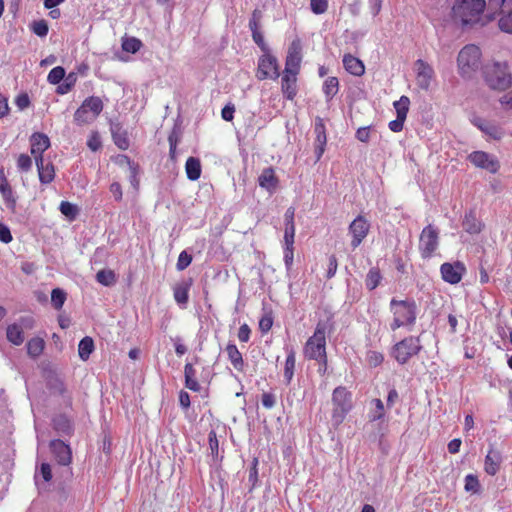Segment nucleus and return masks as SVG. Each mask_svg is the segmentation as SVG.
<instances>
[{
  "label": "nucleus",
  "instance_id": "9",
  "mask_svg": "<svg viewBox=\"0 0 512 512\" xmlns=\"http://www.w3.org/2000/svg\"><path fill=\"white\" fill-rule=\"evenodd\" d=\"M280 76L278 60L268 50L259 58L256 77L259 80L277 79Z\"/></svg>",
  "mask_w": 512,
  "mask_h": 512
},
{
  "label": "nucleus",
  "instance_id": "51",
  "mask_svg": "<svg viewBox=\"0 0 512 512\" xmlns=\"http://www.w3.org/2000/svg\"><path fill=\"white\" fill-rule=\"evenodd\" d=\"M191 262H192V256L190 254H188L186 251H182L179 254V257H178V260L176 263V268L179 271H183L191 264Z\"/></svg>",
  "mask_w": 512,
  "mask_h": 512
},
{
  "label": "nucleus",
  "instance_id": "47",
  "mask_svg": "<svg viewBox=\"0 0 512 512\" xmlns=\"http://www.w3.org/2000/svg\"><path fill=\"white\" fill-rule=\"evenodd\" d=\"M60 211L63 215H65L69 219H74L78 212L77 207L74 204L67 202V201L61 202Z\"/></svg>",
  "mask_w": 512,
  "mask_h": 512
},
{
  "label": "nucleus",
  "instance_id": "53",
  "mask_svg": "<svg viewBox=\"0 0 512 512\" xmlns=\"http://www.w3.org/2000/svg\"><path fill=\"white\" fill-rule=\"evenodd\" d=\"M310 7L314 14H323L327 11L328 0H311Z\"/></svg>",
  "mask_w": 512,
  "mask_h": 512
},
{
  "label": "nucleus",
  "instance_id": "61",
  "mask_svg": "<svg viewBox=\"0 0 512 512\" xmlns=\"http://www.w3.org/2000/svg\"><path fill=\"white\" fill-rule=\"evenodd\" d=\"M499 102L503 109L512 111V90L501 96Z\"/></svg>",
  "mask_w": 512,
  "mask_h": 512
},
{
  "label": "nucleus",
  "instance_id": "48",
  "mask_svg": "<svg viewBox=\"0 0 512 512\" xmlns=\"http://www.w3.org/2000/svg\"><path fill=\"white\" fill-rule=\"evenodd\" d=\"M373 403L375 405V410L372 411L370 415V420L377 421L383 419L385 415L383 402L380 399H374Z\"/></svg>",
  "mask_w": 512,
  "mask_h": 512
},
{
  "label": "nucleus",
  "instance_id": "29",
  "mask_svg": "<svg viewBox=\"0 0 512 512\" xmlns=\"http://www.w3.org/2000/svg\"><path fill=\"white\" fill-rule=\"evenodd\" d=\"M82 106L90 112L94 120L103 110L102 100L99 97L95 96L86 98L83 101Z\"/></svg>",
  "mask_w": 512,
  "mask_h": 512
},
{
  "label": "nucleus",
  "instance_id": "39",
  "mask_svg": "<svg viewBox=\"0 0 512 512\" xmlns=\"http://www.w3.org/2000/svg\"><path fill=\"white\" fill-rule=\"evenodd\" d=\"M74 120L77 124L82 125L90 123L94 119L91 116L90 112L81 105L74 114Z\"/></svg>",
  "mask_w": 512,
  "mask_h": 512
},
{
  "label": "nucleus",
  "instance_id": "24",
  "mask_svg": "<svg viewBox=\"0 0 512 512\" xmlns=\"http://www.w3.org/2000/svg\"><path fill=\"white\" fill-rule=\"evenodd\" d=\"M191 282H181L174 286L173 296L178 305L185 308L189 300Z\"/></svg>",
  "mask_w": 512,
  "mask_h": 512
},
{
  "label": "nucleus",
  "instance_id": "45",
  "mask_svg": "<svg viewBox=\"0 0 512 512\" xmlns=\"http://www.w3.org/2000/svg\"><path fill=\"white\" fill-rule=\"evenodd\" d=\"M39 476L43 478L45 483L49 482L52 479V470L51 466L48 463H42L39 473L35 474V482L39 485Z\"/></svg>",
  "mask_w": 512,
  "mask_h": 512
},
{
  "label": "nucleus",
  "instance_id": "50",
  "mask_svg": "<svg viewBox=\"0 0 512 512\" xmlns=\"http://www.w3.org/2000/svg\"><path fill=\"white\" fill-rule=\"evenodd\" d=\"M17 167L20 171H29L32 167L31 157L27 154H20L17 158Z\"/></svg>",
  "mask_w": 512,
  "mask_h": 512
},
{
  "label": "nucleus",
  "instance_id": "54",
  "mask_svg": "<svg viewBox=\"0 0 512 512\" xmlns=\"http://www.w3.org/2000/svg\"><path fill=\"white\" fill-rule=\"evenodd\" d=\"M366 360H367V363L369 364V366L377 367L383 362L384 357H383V354L380 352L369 351L367 353Z\"/></svg>",
  "mask_w": 512,
  "mask_h": 512
},
{
  "label": "nucleus",
  "instance_id": "49",
  "mask_svg": "<svg viewBox=\"0 0 512 512\" xmlns=\"http://www.w3.org/2000/svg\"><path fill=\"white\" fill-rule=\"evenodd\" d=\"M54 427L57 431L62 433H70L71 424L68 419L63 416H59L54 419Z\"/></svg>",
  "mask_w": 512,
  "mask_h": 512
},
{
  "label": "nucleus",
  "instance_id": "27",
  "mask_svg": "<svg viewBox=\"0 0 512 512\" xmlns=\"http://www.w3.org/2000/svg\"><path fill=\"white\" fill-rule=\"evenodd\" d=\"M185 172L187 178L191 181H196L201 176V163L198 158L189 157L185 163Z\"/></svg>",
  "mask_w": 512,
  "mask_h": 512
},
{
  "label": "nucleus",
  "instance_id": "46",
  "mask_svg": "<svg viewBox=\"0 0 512 512\" xmlns=\"http://www.w3.org/2000/svg\"><path fill=\"white\" fill-rule=\"evenodd\" d=\"M31 30L35 35L45 37L48 34L49 28L45 20H39L32 23Z\"/></svg>",
  "mask_w": 512,
  "mask_h": 512
},
{
  "label": "nucleus",
  "instance_id": "20",
  "mask_svg": "<svg viewBox=\"0 0 512 512\" xmlns=\"http://www.w3.org/2000/svg\"><path fill=\"white\" fill-rule=\"evenodd\" d=\"M36 166L38 170L39 180L42 184H49L54 180L55 170L52 163L47 162L43 157L36 159Z\"/></svg>",
  "mask_w": 512,
  "mask_h": 512
},
{
  "label": "nucleus",
  "instance_id": "1",
  "mask_svg": "<svg viewBox=\"0 0 512 512\" xmlns=\"http://www.w3.org/2000/svg\"><path fill=\"white\" fill-rule=\"evenodd\" d=\"M487 5L486 0H453L451 20L462 29L484 26L490 20L485 16Z\"/></svg>",
  "mask_w": 512,
  "mask_h": 512
},
{
  "label": "nucleus",
  "instance_id": "13",
  "mask_svg": "<svg viewBox=\"0 0 512 512\" xmlns=\"http://www.w3.org/2000/svg\"><path fill=\"white\" fill-rule=\"evenodd\" d=\"M465 271V266L461 262L443 263L440 267L443 280L450 284L459 283Z\"/></svg>",
  "mask_w": 512,
  "mask_h": 512
},
{
  "label": "nucleus",
  "instance_id": "32",
  "mask_svg": "<svg viewBox=\"0 0 512 512\" xmlns=\"http://www.w3.org/2000/svg\"><path fill=\"white\" fill-rule=\"evenodd\" d=\"M44 347L45 342L42 338H32L27 342V353L30 357L36 358L42 354Z\"/></svg>",
  "mask_w": 512,
  "mask_h": 512
},
{
  "label": "nucleus",
  "instance_id": "44",
  "mask_svg": "<svg viewBox=\"0 0 512 512\" xmlns=\"http://www.w3.org/2000/svg\"><path fill=\"white\" fill-rule=\"evenodd\" d=\"M141 46V41L134 37L125 39L122 43L123 50L130 53H136L140 50Z\"/></svg>",
  "mask_w": 512,
  "mask_h": 512
},
{
  "label": "nucleus",
  "instance_id": "59",
  "mask_svg": "<svg viewBox=\"0 0 512 512\" xmlns=\"http://www.w3.org/2000/svg\"><path fill=\"white\" fill-rule=\"evenodd\" d=\"M251 330L247 324H242L238 330V339L240 342L246 343L250 339Z\"/></svg>",
  "mask_w": 512,
  "mask_h": 512
},
{
  "label": "nucleus",
  "instance_id": "62",
  "mask_svg": "<svg viewBox=\"0 0 512 512\" xmlns=\"http://www.w3.org/2000/svg\"><path fill=\"white\" fill-rule=\"evenodd\" d=\"M405 120H406V118H403V117L401 118L400 116H397V118L395 120H392L389 122V124H388L389 129L393 132L402 131Z\"/></svg>",
  "mask_w": 512,
  "mask_h": 512
},
{
  "label": "nucleus",
  "instance_id": "31",
  "mask_svg": "<svg viewBox=\"0 0 512 512\" xmlns=\"http://www.w3.org/2000/svg\"><path fill=\"white\" fill-rule=\"evenodd\" d=\"M463 228L470 234H478L482 230L481 222L475 217L473 212H469L465 215L463 220Z\"/></svg>",
  "mask_w": 512,
  "mask_h": 512
},
{
  "label": "nucleus",
  "instance_id": "23",
  "mask_svg": "<svg viewBox=\"0 0 512 512\" xmlns=\"http://www.w3.org/2000/svg\"><path fill=\"white\" fill-rule=\"evenodd\" d=\"M501 455L498 451L490 449L485 457L484 470L487 474L494 476L500 467Z\"/></svg>",
  "mask_w": 512,
  "mask_h": 512
},
{
  "label": "nucleus",
  "instance_id": "64",
  "mask_svg": "<svg viewBox=\"0 0 512 512\" xmlns=\"http://www.w3.org/2000/svg\"><path fill=\"white\" fill-rule=\"evenodd\" d=\"M208 439H209V446H210L212 455H217L218 449H219V443H218L216 433L214 431H211L209 433Z\"/></svg>",
  "mask_w": 512,
  "mask_h": 512
},
{
  "label": "nucleus",
  "instance_id": "2",
  "mask_svg": "<svg viewBox=\"0 0 512 512\" xmlns=\"http://www.w3.org/2000/svg\"><path fill=\"white\" fill-rule=\"evenodd\" d=\"M482 53L478 46L474 44L465 45L458 53L457 67L461 77L472 78L482 63Z\"/></svg>",
  "mask_w": 512,
  "mask_h": 512
},
{
  "label": "nucleus",
  "instance_id": "56",
  "mask_svg": "<svg viewBox=\"0 0 512 512\" xmlns=\"http://www.w3.org/2000/svg\"><path fill=\"white\" fill-rule=\"evenodd\" d=\"M371 126H364L357 129L355 137L357 140L363 143H367L370 140Z\"/></svg>",
  "mask_w": 512,
  "mask_h": 512
},
{
  "label": "nucleus",
  "instance_id": "33",
  "mask_svg": "<svg viewBox=\"0 0 512 512\" xmlns=\"http://www.w3.org/2000/svg\"><path fill=\"white\" fill-rule=\"evenodd\" d=\"M488 6L494 12L506 15L512 13V0H489Z\"/></svg>",
  "mask_w": 512,
  "mask_h": 512
},
{
  "label": "nucleus",
  "instance_id": "8",
  "mask_svg": "<svg viewBox=\"0 0 512 512\" xmlns=\"http://www.w3.org/2000/svg\"><path fill=\"white\" fill-rule=\"evenodd\" d=\"M439 246V232L433 225L423 228L419 237V252L424 259L431 258Z\"/></svg>",
  "mask_w": 512,
  "mask_h": 512
},
{
  "label": "nucleus",
  "instance_id": "58",
  "mask_svg": "<svg viewBox=\"0 0 512 512\" xmlns=\"http://www.w3.org/2000/svg\"><path fill=\"white\" fill-rule=\"evenodd\" d=\"M262 17L260 10L255 9L252 13V17L249 21V28L251 31L259 30V24Z\"/></svg>",
  "mask_w": 512,
  "mask_h": 512
},
{
  "label": "nucleus",
  "instance_id": "41",
  "mask_svg": "<svg viewBox=\"0 0 512 512\" xmlns=\"http://www.w3.org/2000/svg\"><path fill=\"white\" fill-rule=\"evenodd\" d=\"M65 77V69L61 66L54 67L48 74L47 80L50 84L56 85Z\"/></svg>",
  "mask_w": 512,
  "mask_h": 512
},
{
  "label": "nucleus",
  "instance_id": "19",
  "mask_svg": "<svg viewBox=\"0 0 512 512\" xmlns=\"http://www.w3.org/2000/svg\"><path fill=\"white\" fill-rule=\"evenodd\" d=\"M297 75L296 73H287L286 71L282 75L281 90L283 95L289 100H293L297 94Z\"/></svg>",
  "mask_w": 512,
  "mask_h": 512
},
{
  "label": "nucleus",
  "instance_id": "34",
  "mask_svg": "<svg viewBox=\"0 0 512 512\" xmlns=\"http://www.w3.org/2000/svg\"><path fill=\"white\" fill-rule=\"evenodd\" d=\"M94 350V342L91 337H84L78 345V354L82 360H87Z\"/></svg>",
  "mask_w": 512,
  "mask_h": 512
},
{
  "label": "nucleus",
  "instance_id": "21",
  "mask_svg": "<svg viewBox=\"0 0 512 512\" xmlns=\"http://www.w3.org/2000/svg\"><path fill=\"white\" fill-rule=\"evenodd\" d=\"M314 130H315V134H316V139H315L316 156H317V159H320L324 153L325 145L327 142L326 129H325L324 122L321 118L316 119Z\"/></svg>",
  "mask_w": 512,
  "mask_h": 512
},
{
  "label": "nucleus",
  "instance_id": "30",
  "mask_svg": "<svg viewBox=\"0 0 512 512\" xmlns=\"http://www.w3.org/2000/svg\"><path fill=\"white\" fill-rule=\"evenodd\" d=\"M185 386L192 391H199L200 385L196 380V371L191 363H186L184 367Z\"/></svg>",
  "mask_w": 512,
  "mask_h": 512
},
{
  "label": "nucleus",
  "instance_id": "43",
  "mask_svg": "<svg viewBox=\"0 0 512 512\" xmlns=\"http://www.w3.org/2000/svg\"><path fill=\"white\" fill-rule=\"evenodd\" d=\"M381 275L378 270L371 269L366 277V286L369 290H374L380 283Z\"/></svg>",
  "mask_w": 512,
  "mask_h": 512
},
{
  "label": "nucleus",
  "instance_id": "11",
  "mask_svg": "<svg viewBox=\"0 0 512 512\" xmlns=\"http://www.w3.org/2000/svg\"><path fill=\"white\" fill-rule=\"evenodd\" d=\"M416 84L417 86L427 91L434 80L435 72L433 67L422 59L415 62Z\"/></svg>",
  "mask_w": 512,
  "mask_h": 512
},
{
  "label": "nucleus",
  "instance_id": "10",
  "mask_svg": "<svg viewBox=\"0 0 512 512\" xmlns=\"http://www.w3.org/2000/svg\"><path fill=\"white\" fill-rule=\"evenodd\" d=\"M468 160L477 168L485 169L495 174L500 168L497 158L485 151H474L468 156Z\"/></svg>",
  "mask_w": 512,
  "mask_h": 512
},
{
  "label": "nucleus",
  "instance_id": "57",
  "mask_svg": "<svg viewBox=\"0 0 512 512\" xmlns=\"http://www.w3.org/2000/svg\"><path fill=\"white\" fill-rule=\"evenodd\" d=\"M261 402H262V405L266 408V409H271L275 406L276 404V398H275V395L272 394V393H263L262 394V397H261Z\"/></svg>",
  "mask_w": 512,
  "mask_h": 512
},
{
  "label": "nucleus",
  "instance_id": "17",
  "mask_svg": "<svg viewBox=\"0 0 512 512\" xmlns=\"http://www.w3.org/2000/svg\"><path fill=\"white\" fill-rule=\"evenodd\" d=\"M31 154L34 159L43 157V153L50 147V139L46 134L34 133L30 137Z\"/></svg>",
  "mask_w": 512,
  "mask_h": 512
},
{
  "label": "nucleus",
  "instance_id": "7",
  "mask_svg": "<svg viewBox=\"0 0 512 512\" xmlns=\"http://www.w3.org/2000/svg\"><path fill=\"white\" fill-rule=\"evenodd\" d=\"M421 348L419 338L410 336L393 346L392 356L399 364H405L410 358L416 356Z\"/></svg>",
  "mask_w": 512,
  "mask_h": 512
},
{
  "label": "nucleus",
  "instance_id": "3",
  "mask_svg": "<svg viewBox=\"0 0 512 512\" xmlns=\"http://www.w3.org/2000/svg\"><path fill=\"white\" fill-rule=\"evenodd\" d=\"M484 80L494 90H506L512 85V74L507 62L495 61L484 68Z\"/></svg>",
  "mask_w": 512,
  "mask_h": 512
},
{
  "label": "nucleus",
  "instance_id": "38",
  "mask_svg": "<svg viewBox=\"0 0 512 512\" xmlns=\"http://www.w3.org/2000/svg\"><path fill=\"white\" fill-rule=\"evenodd\" d=\"M410 100L407 96H401L399 100L394 102V108L397 116L406 118L409 110Z\"/></svg>",
  "mask_w": 512,
  "mask_h": 512
},
{
  "label": "nucleus",
  "instance_id": "63",
  "mask_svg": "<svg viewBox=\"0 0 512 512\" xmlns=\"http://www.w3.org/2000/svg\"><path fill=\"white\" fill-rule=\"evenodd\" d=\"M0 241L7 244L12 241L10 229L5 224L0 223Z\"/></svg>",
  "mask_w": 512,
  "mask_h": 512
},
{
  "label": "nucleus",
  "instance_id": "55",
  "mask_svg": "<svg viewBox=\"0 0 512 512\" xmlns=\"http://www.w3.org/2000/svg\"><path fill=\"white\" fill-rule=\"evenodd\" d=\"M87 146L91 151H97L101 148V139L97 132H92L88 138Z\"/></svg>",
  "mask_w": 512,
  "mask_h": 512
},
{
  "label": "nucleus",
  "instance_id": "15",
  "mask_svg": "<svg viewBox=\"0 0 512 512\" xmlns=\"http://www.w3.org/2000/svg\"><path fill=\"white\" fill-rule=\"evenodd\" d=\"M473 124L493 140H501L505 135L504 129L494 122L482 118H475Z\"/></svg>",
  "mask_w": 512,
  "mask_h": 512
},
{
  "label": "nucleus",
  "instance_id": "6",
  "mask_svg": "<svg viewBox=\"0 0 512 512\" xmlns=\"http://www.w3.org/2000/svg\"><path fill=\"white\" fill-rule=\"evenodd\" d=\"M304 356L311 360H325L326 325L318 323L313 335L308 338L303 349Z\"/></svg>",
  "mask_w": 512,
  "mask_h": 512
},
{
  "label": "nucleus",
  "instance_id": "26",
  "mask_svg": "<svg viewBox=\"0 0 512 512\" xmlns=\"http://www.w3.org/2000/svg\"><path fill=\"white\" fill-rule=\"evenodd\" d=\"M225 351H226L228 359L231 362V364L233 365V367L237 371L242 372L244 369V360H243L242 354L238 350L237 346L233 343H229L226 346Z\"/></svg>",
  "mask_w": 512,
  "mask_h": 512
},
{
  "label": "nucleus",
  "instance_id": "60",
  "mask_svg": "<svg viewBox=\"0 0 512 512\" xmlns=\"http://www.w3.org/2000/svg\"><path fill=\"white\" fill-rule=\"evenodd\" d=\"M273 325V319L270 315L263 316L259 321V328L263 333L268 332Z\"/></svg>",
  "mask_w": 512,
  "mask_h": 512
},
{
  "label": "nucleus",
  "instance_id": "14",
  "mask_svg": "<svg viewBox=\"0 0 512 512\" xmlns=\"http://www.w3.org/2000/svg\"><path fill=\"white\" fill-rule=\"evenodd\" d=\"M301 50V44L298 40H295L291 43L288 49L284 71H286L287 73H299L302 61Z\"/></svg>",
  "mask_w": 512,
  "mask_h": 512
},
{
  "label": "nucleus",
  "instance_id": "52",
  "mask_svg": "<svg viewBox=\"0 0 512 512\" xmlns=\"http://www.w3.org/2000/svg\"><path fill=\"white\" fill-rule=\"evenodd\" d=\"M498 25L501 31L512 34V12L501 16Z\"/></svg>",
  "mask_w": 512,
  "mask_h": 512
},
{
  "label": "nucleus",
  "instance_id": "16",
  "mask_svg": "<svg viewBox=\"0 0 512 512\" xmlns=\"http://www.w3.org/2000/svg\"><path fill=\"white\" fill-rule=\"evenodd\" d=\"M50 448L54 454L57 462L60 465H69L72 460V453L70 447L61 440H53L50 443Z\"/></svg>",
  "mask_w": 512,
  "mask_h": 512
},
{
  "label": "nucleus",
  "instance_id": "25",
  "mask_svg": "<svg viewBox=\"0 0 512 512\" xmlns=\"http://www.w3.org/2000/svg\"><path fill=\"white\" fill-rule=\"evenodd\" d=\"M343 65L347 72L355 76H361L365 72L362 61L350 54L343 57Z\"/></svg>",
  "mask_w": 512,
  "mask_h": 512
},
{
  "label": "nucleus",
  "instance_id": "37",
  "mask_svg": "<svg viewBox=\"0 0 512 512\" xmlns=\"http://www.w3.org/2000/svg\"><path fill=\"white\" fill-rule=\"evenodd\" d=\"M96 280L104 286H111L116 281L115 273L112 270H100L96 274Z\"/></svg>",
  "mask_w": 512,
  "mask_h": 512
},
{
  "label": "nucleus",
  "instance_id": "36",
  "mask_svg": "<svg viewBox=\"0 0 512 512\" xmlns=\"http://www.w3.org/2000/svg\"><path fill=\"white\" fill-rule=\"evenodd\" d=\"M296 364L295 352L291 349L288 352L285 367H284V377L287 383H290L294 376V369Z\"/></svg>",
  "mask_w": 512,
  "mask_h": 512
},
{
  "label": "nucleus",
  "instance_id": "18",
  "mask_svg": "<svg viewBox=\"0 0 512 512\" xmlns=\"http://www.w3.org/2000/svg\"><path fill=\"white\" fill-rule=\"evenodd\" d=\"M0 194L7 208L14 210L16 207L17 199L3 171H0Z\"/></svg>",
  "mask_w": 512,
  "mask_h": 512
},
{
  "label": "nucleus",
  "instance_id": "5",
  "mask_svg": "<svg viewBox=\"0 0 512 512\" xmlns=\"http://www.w3.org/2000/svg\"><path fill=\"white\" fill-rule=\"evenodd\" d=\"M332 405V424L338 427L353 407L352 394L343 386L335 388L332 393Z\"/></svg>",
  "mask_w": 512,
  "mask_h": 512
},
{
  "label": "nucleus",
  "instance_id": "42",
  "mask_svg": "<svg viewBox=\"0 0 512 512\" xmlns=\"http://www.w3.org/2000/svg\"><path fill=\"white\" fill-rule=\"evenodd\" d=\"M465 491L470 493H478L480 490V483L478 478L473 474H468L465 477Z\"/></svg>",
  "mask_w": 512,
  "mask_h": 512
},
{
  "label": "nucleus",
  "instance_id": "4",
  "mask_svg": "<svg viewBox=\"0 0 512 512\" xmlns=\"http://www.w3.org/2000/svg\"><path fill=\"white\" fill-rule=\"evenodd\" d=\"M390 311L393 314V321L390 324L393 331L400 327L413 325L416 321L417 306L413 300L392 299Z\"/></svg>",
  "mask_w": 512,
  "mask_h": 512
},
{
  "label": "nucleus",
  "instance_id": "35",
  "mask_svg": "<svg viewBox=\"0 0 512 512\" xmlns=\"http://www.w3.org/2000/svg\"><path fill=\"white\" fill-rule=\"evenodd\" d=\"M339 89V81L336 77H328L323 84V92L327 100H331Z\"/></svg>",
  "mask_w": 512,
  "mask_h": 512
},
{
  "label": "nucleus",
  "instance_id": "22",
  "mask_svg": "<svg viewBox=\"0 0 512 512\" xmlns=\"http://www.w3.org/2000/svg\"><path fill=\"white\" fill-rule=\"evenodd\" d=\"M258 184L270 193L274 192L278 184L274 170L272 168H265L258 177Z\"/></svg>",
  "mask_w": 512,
  "mask_h": 512
},
{
  "label": "nucleus",
  "instance_id": "12",
  "mask_svg": "<svg viewBox=\"0 0 512 512\" xmlns=\"http://www.w3.org/2000/svg\"><path fill=\"white\" fill-rule=\"evenodd\" d=\"M370 229L368 220L359 215L349 225V232L352 235L351 246L357 248L367 236Z\"/></svg>",
  "mask_w": 512,
  "mask_h": 512
},
{
  "label": "nucleus",
  "instance_id": "28",
  "mask_svg": "<svg viewBox=\"0 0 512 512\" xmlns=\"http://www.w3.org/2000/svg\"><path fill=\"white\" fill-rule=\"evenodd\" d=\"M6 336L8 341L16 346L24 342L23 329L17 323H13L7 327Z\"/></svg>",
  "mask_w": 512,
  "mask_h": 512
},
{
  "label": "nucleus",
  "instance_id": "40",
  "mask_svg": "<svg viewBox=\"0 0 512 512\" xmlns=\"http://www.w3.org/2000/svg\"><path fill=\"white\" fill-rule=\"evenodd\" d=\"M66 300V293L60 289L55 288L51 292V303L55 309H61Z\"/></svg>",
  "mask_w": 512,
  "mask_h": 512
}]
</instances>
